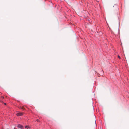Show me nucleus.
<instances>
[{
    "mask_svg": "<svg viewBox=\"0 0 129 129\" xmlns=\"http://www.w3.org/2000/svg\"><path fill=\"white\" fill-rule=\"evenodd\" d=\"M21 108L23 109V107H22Z\"/></svg>",
    "mask_w": 129,
    "mask_h": 129,
    "instance_id": "obj_6",
    "label": "nucleus"
},
{
    "mask_svg": "<svg viewBox=\"0 0 129 129\" xmlns=\"http://www.w3.org/2000/svg\"><path fill=\"white\" fill-rule=\"evenodd\" d=\"M14 129H16L15 128H14Z\"/></svg>",
    "mask_w": 129,
    "mask_h": 129,
    "instance_id": "obj_10",
    "label": "nucleus"
},
{
    "mask_svg": "<svg viewBox=\"0 0 129 129\" xmlns=\"http://www.w3.org/2000/svg\"><path fill=\"white\" fill-rule=\"evenodd\" d=\"M117 11L118 12V10H119V8H118V7H117Z\"/></svg>",
    "mask_w": 129,
    "mask_h": 129,
    "instance_id": "obj_3",
    "label": "nucleus"
},
{
    "mask_svg": "<svg viewBox=\"0 0 129 129\" xmlns=\"http://www.w3.org/2000/svg\"><path fill=\"white\" fill-rule=\"evenodd\" d=\"M27 127H28V126H26L25 127V128H26Z\"/></svg>",
    "mask_w": 129,
    "mask_h": 129,
    "instance_id": "obj_8",
    "label": "nucleus"
},
{
    "mask_svg": "<svg viewBox=\"0 0 129 129\" xmlns=\"http://www.w3.org/2000/svg\"><path fill=\"white\" fill-rule=\"evenodd\" d=\"M17 127H18L22 128L23 127V126L21 125H20V124H18V125Z\"/></svg>",
    "mask_w": 129,
    "mask_h": 129,
    "instance_id": "obj_2",
    "label": "nucleus"
},
{
    "mask_svg": "<svg viewBox=\"0 0 129 129\" xmlns=\"http://www.w3.org/2000/svg\"><path fill=\"white\" fill-rule=\"evenodd\" d=\"M1 98L2 99H4V97L3 96H2L1 97Z\"/></svg>",
    "mask_w": 129,
    "mask_h": 129,
    "instance_id": "obj_4",
    "label": "nucleus"
},
{
    "mask_svg": "<svg viewBox=\"0 0 129 129\" xmlns=\"http://www.w3.org/2000/svg\"><path fill=\"white\" fill-rule=\"evenodd\" d=\"M118 57L119 58V59H120V56H119V55H118Z\"/></svg>",
    "mask_w": 129,
    "mask_h": 129,
    "instance_id": "obj_5",
    "label": "nucleus"
},
{
    "mask_svg": "<svg viewBox=\"0 0 129 129\" xmlns=\"http://www.w3.org/2000/svg\"><path fill=\"white\" fill-rule=\"evenodd\" d=\"M4 104H5V105H6V104L5 103Z\"/></svg>",
    "mask_w": 129,
    "mask_h": 129,
    "instance_id": "obj_9",
    "label": "nucleus"
},
{
    "mask_svg": "<svg viewBox=\"0 0 129 129\" xmlns=\"http://www.w3.org/2000/svg\"><path fill=\"white\" fill-rule=\"evenodd\" d=\"M23 115V113H17L16 115L17 116H22Z\"/></svg>",
    "mask_w": 129,
    "mask_h": 129,
    "instance_id": "obj_1",
    "label": "nucleus"
},
{
    "mask_svg": "<svg viewBox=\"0 0 129 129\" xmlns=\"http://www.w3.org/2000/svg\"><path fill=\"white\" fill-rule=\"evenodd\" d=\"M39 121V120L38 119H37V121L38 122Z\"/></svg>",
    "mask_w": 129,
    "mask_h": 129,
    "instance_id": "obj_7",
    "label": "nucleus"
}]
</instances>
